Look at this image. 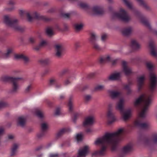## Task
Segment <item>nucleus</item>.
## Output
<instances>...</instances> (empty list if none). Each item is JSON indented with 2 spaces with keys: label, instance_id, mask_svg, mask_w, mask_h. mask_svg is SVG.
Returning a JSON list of instances; mask_svg holds the SVG:
<instances>
[{
  "label": "nucleus",
  "instance_id": "obj_19",
  "mask_svg": "<svg viewBox=\"0 0 157 157\" xmlns=\"http://www.w3.org/2000/svg\"><path fill=\"white\" fill-rule=\"evenodd\" d=\"M88 146H86L80 149L78 153L77 157L85 156L88 152Z\"/></svg>",
  "mask_w": 157,
  "mask_h": 157
},
{
  "label": "nucleus",
  "instance_id": "obj_50",
  "mask_svg": "<svg viewBox=\"0 0 157 157\" xmlns=\"http://www.w3.org/2000/svg\"><path fill=\"white\" fill-rule=\"evenodd\" d=\"M95 75L94 73H91L88 74L87 75V78L89 79L92 78H94Z\"/></svg>",
  "mask_w": 157,
  "mask_h": 157
},
{
  "label": "nucleus",
  "instance_id": "obj_8",
  "mask_svg": "<svg viewBox=\"0 0 157 157\" xmlns=\"http://www.w3.org/2000/svg\"><path fill=\"white\" fill-rule=\"evenodd\" d=\"M80 7L86 10H91L93 14L96 15H101L104 13L103 8L100 6H95L91 9V8L86 3L81 2L79 3Z\"/></svg>",
  "mask_w": 157,
  "mask_h": 157
},
{
  "label": "nucleus",
  "instance_id": "obj_31",
  "mask_svg": "<svg viewBox=\"0 0 157 157\" xmlns=\"http://www.w3.org/2000/svg\"><path fill=\"white\" fill-rule=\"evenodd\" d=\"M18 147V145L17 144H14L12 147L11 150V156L15 155L17 152V150Z\"/></svg>",
  "mask_w": 157,
  "mask_h": 157
},
{
  "label": "nucleus",
  "instance_id": "obj_23",
  "mask_svg": "<svg viewBox=\"0 0 157 157\" xmlns=\"http://www.w3.org/2000/svg\"><path fill=\"white\" fill-rule=\"evenodd\" d=\"M107 116L108 119V123L109 124H110L115 121L116 119L113 114L111 111H109L108 112Z\"/></svg>",
  "mask_w": 157,
  "mask_h": 157
},
{
  "label": "nucleus",
  "instance_id": "obj_48",
  "mask_svg": "<svg viewBox=\"0 0 157 157\" xmlns=\"http://www.w3.org/2000/svg\"><path fill=\"white\" fill-rule=\"evenodd\" d=\"M79 116V114L78 113H76L74 114V116L73 118V120L74 122H76V121Z\"/></svg>",
  "mask_w": 157,
  "mask_h": 157
},
{
  "label": "nucleus",
  "instance_id": "obj_1",
  "mask_svg": "<svg viewBox=\"0 0 157 157\" xmlns=\"http://www.w3.org/2000/svg\"><path fill=\"white\" fill-rule=\"evenodd\" d=\"M125 132L124 128H120L113 133H106L102 137L97 138L94 144L100 146V150L95 151L92 155H104L108 147H110L113 150H115L117 143L122 139L121 136Z\"/></svg>",
  "mask_w": 157,
  "mask_h": 157
},
{
  "label": "nucleus",
  "instance_id": "obj_28",
  "mask_svg": "<svg viewBox=\"0 0 157 157\" xmlns=\"http://www.w3.org/2000/svg\"><path fill=\"white\" fill-rule=\"evenodd\" d=\"M128 152V145H126L121 149L118 157H125L126 153Z\"/></svg>",
  "mask_w": 157,
  "mask_h": 157
},
{
  "label": "nucleus",
  "instance_id": "obj_17",
  "mask_svg": "<svg viewBox=\"0 0 157 157\" xmlns=\"http://www.w3.org/2000/svg\"><path fill=\"white\" fill-rule=\"evenodd\" d=\"M145 78V76L144 75L140 76L138 78L137 82L139 91H140L142 89Z\"/></svg>",
  "mask_w": 157,
  "mask_h": 157
},
{
  "label": "nucleus",
  "instance_id": "obj_59",
  "mask_svg": "<svg viewBox=\"0 0 157 157\" xmlns=\"http://www.w3.org/2000/svg\"><path fill=\"white\" fill-rule=\"evenodd\" d=\"M41 47V46H40V44H39L38 45H37L34 47V48L35 50L37 51L40 50Z\"/></svg>",
  "mask_w": 157,
  "mask_h": 157
},
{
  "label": "nucleus",
  "instance_id": "obj_9",
  "mask_svg": "<svg viewBox=\"0 0 157 157\" xmlns=\"http://www.w3.org/2000/svg\"><path fill=\"white\" fill-rule=\"evenodd\" d=\"M124 99H121L117 103L116 109L120 111L123 120L126 121L128 120V109H125L124 107Z\"/></svg>",
  "mask_w": 157,
  "mask_h": 157
},
{
  "label": "nucleus",
  "instance_id": "obj_40",
  "mask_svg": "<svg viewBox=\"0 0 157 157\" xmlns=\"http://www.w3.org/2000/svg\"><path fill=\"white\" fill-rule=\"evenodd\" d=\"M36 115L39 118H42L43 117V115L41 111L38 109H36L35 111Z\"/></svg>",
  "mask_w": 157,
  "mask_h": 157
},
{
  "label": "nucleus",
  "instance_id": "obj_53",
  "mask_svg": "<svg viewBox=\"0 0 157 157\" xmlns=\"http://www.w3.org/2000/svg\"><path fill=\"white\" fill-rule=\"evenodd\" d=\"M70 14L69 13H62V16L65 18H69L70 17Z\"/></svg>",
  "mask_w": 157,
  "mask_h": 157
},
{
  "label": "nucleus",
  "instance_id": "obj_56",
  "mask_svg": "<svg viewBox=\"0 0 157 157\" xmlns=\"http://www.w3.org/2000/svg\"><path fill=\"white\" fill-rule=\"evenodd\" d=\"M58 154H51L49 155V157H58Z\"/></svg>",
  "mask_w": 157,
  "mask_h": 157
},
{
  "label": "nucleus",
  "instance_id": "obj_57",
  "mask_svg": "<svg viewBox=\"0 0 157 157\" xmlns=\"http://www.w3.org/2000/svg\"><path fill=\"white\" fill-rule=\"evenodd\" d=\"M53 29H54L58 30H60V29L59 27V25L57 24H56L54 27H53Z\"/></svg>",
  "mask_w": 157,
  "mask_h": 157
},
{
  "label": "nucleus",
  "instance_id": "obj_43",
  "mask_svg": "<svg viewBox=\"0 0 157 157\" xmlns=\"http://www.w3.org/2000/svg\"><path fill=\"white\" fill-rule=\"evenodd\" d=\"M82 24H77L75 25V28L76 31H78L81 29L82 27Z\"/></svg>",
  "mask_w": 157,
  "mask_h": 157
},
{
  "label": "nucleus",
  "instance_id": "obj_42",
  "mask_svg": "<svg viewBox=\"0 0 157 157\" xmlns=\"http://www.w3.org/2000/svg\"><path fill=\"white\" fill-rule=\"evenodd\" d=\"M122 33L123 35L124 36H128V28L126 27L123 29L122 30Z\"/></svg>",
  "mask_w": 157,
  "mask_h": 157
},
{
  "label": "nucleus",
  "instance_id": "obj_10",
  "mask_svg": "<svg viewBox=\"0 0 157 157\" xmlns=\"http://www.w3.org/2000/svg\"><path fill=\"white\" fill-rule=\"evenodd\" d=\"M112 17L113 18H118L123 21H128V15L126 12L122 8H121L119 12H113Z\"/></svg>",
  "mask_w": 157,
  "mask_h": 157
},
{
  "label": "nucleus",
  "instance_id": "obj_12",
  "mask_svg": "<svg viewBox=\"0 0 157 157\" xmlns=\"http://www.w3.org/2000/svg\"><path fill=\"white\" fill-rule=\"evenodd\" d=\"M118 59H117L112 60L109 56L105 55L100 57L98 61L101 64H103L107 62H111L113 66H115L117 64Z\"/></svg>",
  "mask_w": 157,
  "mask_h": 157
},
{
  "label": "nucleus",
  "instance_id": "obj_26",
  "mask_svg": "<svg viewBox=\"0 0 157 157\" xmlns=\"http://www.w3.org/2000/svg\"><path fill=\"white\" fill-rule=\"evenodd\" d=\"M122 72L126 75H128V64L127 62L123 61L122 63Z\"/></svg>",
  "mask_w": 157,
  "mask_h": 157
},
{
  "label": "nucleus",
  "instance_id": "obj_63",
  "mask_svg": "<svg viewBox=\"0 0 157 157\" xmlns=\"http://www.w3.org/2000/svg\"><path fill=\"white\" fill-rule=\"evenodd\" d=\"M55 11V9L53 8H51L49 10L48 12L49 13H52L53 12Z\"/></svg>",
  "mask_w": 157,
  "mask_h": 157
},
{
  "label": "nucleus",
  "instance_id": "obj_18",
  "mask_svg": "<svg viewBox=\"0 0 157 157\" xmlns=\"http://www.w3.org/2000/svg\"><path fill=\"white\" fill-rule=\"evenodd\" d=\"M56 51V56L58 57H60L62 55L64 51V48L60 44H56L55 45Z\"/></svg>",
  "mask_w": 157,
  "mask_h": 157
},
{
  "label": "nucleus",
  "instance_id": "obj_44",
  "mask_svg": "<svg viewBox=\"0 0 157 157\" xmlns=\"http://www.w3.org/2000/svg\"><path fill=\"white\" fill-rule=\"evenodd\" d=\"M33 87L31 85H29L27 86L25 89V92L26 93H29L30 92L32 89Z\"/></svg>",
  "mask_w": 157,
  "mask_h": 157
},
{
  "label": "nucleus",
  "instance_id": "obj_4",
  "mask_svg": "<svg viewBox=\"0 0 157 157\" xmlns=\"http://www.w3.org/2000/svg\"><path fill=\"white\" fill-rule=\"evenodd\" d=\"M3 20L4 23L7 26L12 28L15 30L22 32L25 29L24 26L19 25L18 20L11 17L10 15L4 16Z\"/></svg>",
  "mask_w": 157,
  "mask_h": 157
},
{
  "label": "nucleus",
  "instance_id": "obj_35",
  "mask_svg": "<svg viewBox=\"0 0 157 157\" xmlns=\"http://www.w3.org/2000/svg\"><path fill=\"white\" fill-rule=\"evenodd\" d=\"M145 65L147 68L150 71H152L154 68V66L152 63L150 61L146 62Z\"/></svg>",
  "mask_w": 157,
  "mask_h": 157
},
{
  "label": "nucleus",
  "instance_id": "obj_25",
  "mask_svg": "<svg viewBox=\"0 0 157 157\" xmlns=\"http://www.w3.org/2000/svg\"><path fill=\"white\" fill-rule=\"evenodd\" d=\"M131 45L132 47L135 50H138L141 48L140 45L135 39L131 40Z\"/></svg>",
  "mask_w": 157,
  "mask_h": 157
},
{
  "label": "nucleus",
  "instance_id": "obj_21",
  "mask_svg": "<svg viewBox=\"0 0 157 157\" xmlns=\"http://www.w3.org/2000/svg\"><path fill=\"white\" fill-rule=\"evenodd\" d=\"M49 84L50 86L55 85L56 89L60 88L61 85L58 83L57 79L54 78H51L49 80Z\"/></svg>",
  "mask_w": 157,
  "mask_h": 157
},
{
  "label": "nucleus",
  "instance_id": "obj_54",
  "mask_svg": "<svg viewBox=\"0 0 157 157\" xmlns=\"http://www.w3.org/2000/svg\"><path fill=\"white\" fill-rule=\"evenodd\" d=\"M60 114V109L59 108H57L56 109L55 112V115L57 116L58 115Z\"/></svg>",
  "mask_w": 157,
  "mask_h": 157
},
{
  "label": "nucleus",
  "instance_id": "obj_13",
  "mask_svg": "<svg viewBox=\"0 0 157 157\" xmlns=\"http://www.w3.org/2000/svg\"><path fill=\"white\" fill-rule=\"evenodd\" d=\"M150 81V89L151 91H153L157 85V76L153 72H151L149 75Z\"/></svg>",
  "mask_w": 157,
  "mask_h": 157
},
{
  "label": "nucleus",
  "instance_id": "obj_46",
  "mask_svg": "<svg viewBox=\"0 0 157 157\" xmlns=\"http://www.w3.org/2000/svg\"><path fill=\"white\" fill-rule=\"evenodd\" d=\"M40 46L41 47L44 46L47 44V42L46 40H42L39 44Z\"/></svg>",
  "mask_w": 157,
  "mask_h": 157
},
{
  "label": "nucleus",
  "instance_id": "obj_16",
  "mask_svg": "<svg viewBox=\"0 0 157 157\" xmlns=\"http://www.w3.org/2000/svg\"><path fill=\"white\" fill-rule=\"evenodd\" d=\"M41 131L37 134L39 138H41L45 135L48 128V125L46 123H43L41 124Z\"/></svg>",
  "mask_w": 157,
  "mask_h": 157
},
{
  "label": "nucleus",
  "instance_id": "obj_37",
  "mask_svg": "<svg viewBox=\"0 0 157 157\" xmlns=\"http://www.w3.org/2000/svg\"><path fill=\"white\" fill-rule=\"evenodd\" d=\"M69 71V70L68 68H65L63 69L59 73V76L62 77L66 74L68 73Z\"/></svg>",
  "mask_w": 157,
  "mask_h": 157
},
{
  "label": "nucleus",
  "instance_id": "obj_62",
  "mask_svg": "<svg viewBox=\"0 0 157 157\" xmlns=\"http://www.w3.org/2000/svg\"><path fill=\"white\" fill-rule=\"evenodd\" d=\"M42 147L41 146H39L36 148L35 150L36 151H39L42 149Z\"/></svg>",
  "mask_w": 157,
  "mask_h": 157
},
{
  "label": "nucleus",
  "instance_id": "obj_6",
  "mask_svg": "<svg viewBox=\"0 0 157 157\" xmlns=\"http://www.w3.org/2000/svg\"><path fill=\"white\" fill-rule=\"evenodd\" d=\"M21 79L20 78H13L7 76H2L1 80L4 82H11L12 83L11 92L16 93L19 88V81Z\"/></svg>",
  "mask_w": 157,
  "mask_h": 157
},
{
  "label": "nucleus",
  "instance_id": "obj_47",
  "mask_svg": "<svg viewBox=\"0 0 157 157\" xmlns=\"http://www.w3.org/2000/svg\"><path fill=\"white\" fill-rule=\"evenodd\" d=\"M76 139L78 141L82 140V135L81 134H77L76 137Z\"/></svg>",
  "mask_w": 157,
  "mask_h": 157
},
{
  "label": "nucleus",
  "instance_id": "obj_36",
  "mask_svg": "<svg viewBox=\"0 0 157 157\" xmlns=\"http://www.w3.org/2000/svg\"><path fill=\"white\" fill-rule=\"evenodd\" d=\"M138 2L141 6H143L147 10H150V7L145 3H144L143 0H136Z\"/></svg>",
  "mask_w": 157,
  "mask_h": 157
},
{
  "label": "nucleus",
  "instance_id": "obj_14",
  "mask_svg": "<svg viewBox=\"0 0 157 157\" xmlns=\"http://www.w3.org/2000/svg\"><path fill=\"white\" fill-rule=\"evenodd\" d=\"M96 36L94 33H91L90 34V41L92 44L93 47L96 50L99 51L101 50V48L99 45L95 42Z\"/></svg>",
  "mask_w": 157,
  "mask_h": 157
},
{
  "label": "nucleus",
  "instance_id": "obj_39",
  "mask_svg": "<svg viewBox=\"0 0 157 157\" xmlns=\"http://www.w3.org/2000/svg\"><path fill=\"white\" fill-rule=\"evenodd\" d=\"M68 106L69 107V111L72 112L73 111V104L71 98H70L68 103Z\"/></svg>",
  "mask_w": 157,
  "mask_h": 157
},
{
  "label": "nucleus",
  "instance_id": "obj_11",
  "mask_svg": "<svg viewBox=\"0 0 157 157\" xmlns=\"http://www.w3.org/2000/svg\"><path fill=\"white\" fill-rule=\"evenodd\" d=\"M94 121V117L92 116H88L85 119L83 124V126L86 128V131L87 133H89L92 132L90 126L93 124Z\"/></svg>",
  "mask_w": 157,
  "mask_h": 157
},
{
  "label": "nucleus",
  "instance_id": "obj_24",
  "mask_svg": "<svg viewBox=\"0 0 157 157\" xmlns=\"http://www.w3.org/2000/svg\"><path fill=\"white\" fill-rule=\"evenodd\" d=\"M108 92L112 98H115L119 97L121 95L120 92L113 90H109Z\"/></svg>",
  "mask_w": 157,
  "mask_h": 157
},
{
  "label": "nucleus",
  "instance_id": "obj_22",
  "mask_svg": "<svg viewBox=\"0 0 157 157\" xmlns=\"http://www.w3.org/2000/svg\"><path fill=\"white\" fill-rule=\"evenodd\" d=\"M121 76V72H119L115 73L109 77V79L110 80H119Z\"/></svg>",
  "mask_w": 157,
  "mask_h": 157
},
{
  "label": "nucleus",
  "instance_id": "obj_33",
  "mask_svg": "<svg viewBox=\"0 0 157 157\" xmlns=\"http://www.w3.org/2000/svg\"><path fill=\"white\" fill-rule=\"evenodd\" d=\"M15 2L13 0H10L8 2V5L9 6H11L10 8H6V10L8 11H10L13 10L14 8V5L15 4Z\"/></svg>",
  "mask_w": 157,
  "mask_h": 157
},
{
  "label": "nucleus",
  "instance_id": "obj_5",
  "mask_svg": "<svg viewBox=\"0 0 157 157\" xmlns=\"http://www.w3.org/2000/svg\"><path fill=\"white\" fill-rule=\"evenodd\" d=\"M19 14L21 17L26 16L27 20L29 21H31L33 18L38 20H42L44 21L48 22L50 19L45 16L40 15L36 12H34L32 14L33 17L31 16L29 13L25 10H21L19 11Z\"/></svg>",
  "mask_w": 157,
  "mask_h": 157
},
{
  "label": "nucleus",
  "instance_id": "obj_60",
  "mask_svg": "<svg viewBox=\"0 0 157 157\" xmlns=\"http://www.w3.org/2000/svg\"><path fill=\"white\" fill-rule=\"evenodd\" d=\"M132 30V29L131 27L128 26V36L131 34Z\"/></svg>",
  "mask_w": 157,
  "mask_h": 157
},
{
  "label": "nucleus",
  "instance_id": "obj_61",
  "mask_svg": "<svg viewBox=\"0 0 157 157\" xmlns=\"http://www.w3.org/2000/svg\"><path fill=\"white\" fill-rule=\"evenodd\" d=\"M128 76L129 75L132 74V69L131 68H129L128 67Z\"/></svg>",
  "mask_w": 157,
  "mask_h": 157
},
{
  "label": "nucleus",
  "instance_id": "obj_7",
  "mask_svg": "<svg viewBox=\"0 0 157 157\" xmlns=\"http://www.w3.org/2000/svg\"><path fill=\"white\" fill-rule=\"evenodd\" d=\"M130 12H133L136 17L140 20L143 24L150 29H151V27L147 20L139 11L134 8L131 4L128 1V13Z\"/></svg>",
  "mask_w": 157,
  "mask_h": 157
},
{
  "label": "nucleus",
  "instance_id": "obj_55",
  "mask_svg": "<svg viewBox=\"0 0 157 157\" xmlns=\"http://www.w3.org/2000/svg\"><path fill=\"white\" fill-rule=\"evenodd\" d=\"M29 40L30 43H33L35 41V39L34 37H31L29 38Z\"/></svg>",
  "mask_w": 157,
  "mask_h": 157
},
{
  "label": "nucleus",
  "instance_id": "obj_34",
  "mask_svg": "<svg viewBox=\"0 0 157 157\" xmlns=\"http://www.w3.org/2000/svg\"><path fill=\"white\" fill-rule=\"evenodd\" d=\"M50 60L49 59H41L39 60V62L43 65H47L49 63Z\"/></svg>",
  "mask_w": 157,
  "mask_h": 157
},
{
  "label": "nucleus",
  "instance_id": "obj_29",
  "mask_svg": "<svg viewBox=\"0 0 157 157\" xmlns=\"http://www.w3.org/2000/svg\"><path fill=\"white\" fill-rule=\"evenodd\" d=\"M26 119L23 116L19 117L17 119V122L19 125L23 126L25 122Z\"/></svg>",
  "mask_w": 157,
  "mask_h": 157
},
{
  "label": "nucleus",
  "instance_id": "obj_41",
  "mask_svg": "<svg viewBox=\"0 0 157 157\" xmlns=\"http://www.w3.org/2000/svg\"><path fill=\"white\" fill-rule=\"evenodd\" d=\"M133 144L132 142L128 143V152L131 151L133 150Z\"/></svg>",
  "mask_w": 157,
  "mask_h": 157
},
{
  "label": "nucleus",
  "instance_id": "obj_20",
  "mask_svg": "<svg viewBox=\"0 0 157 157\" xmlns=\"http://www.w3.org/2000/svg\"><path fill=\"white\" fill-rule=\"evenodd\" d=\"M13 52V49L12 48H9L7 49L6 52L4 53L2 52H0V57L3 58H8L10 56V54Z\"/></svg>",
  "mask_w": 157,
  "mask_h": 157
},
{
  "label": "nucleus",
  "instance_id": "obj_38",
  "mask_svg": "<svg viewBox=\"0 0 157 157\" xmlns=\"http://www.w3.org/2000/svg\"><path fill=\"white\" fill-rule=\"evenodd\" d=\"M105 86L104 85H98L95 88V90L97 91H101L105 89Z\"/></svg>",
  "mask_w": 157,
  "mask_h": 157
},
{
  "label": "nucleus",
  "instance_id": "obj_30",
  "mask_svg": "<svg viewBox=\"0 0 157 157\" xmlns=\"http://www.w3.org/2000/svg\"><path fill=\"white\" fill-rule=\"evenodd\" d=\"M15 57L17 59H21L23 60L25 62H27L29 60V59L26 56L23 54H16L15 56Z\"/></svg>",
  "mask_w": 157,
  "mask_h": 157
},
{
  "label": "nucleus",
  "instance_id": "obj_58",
  "mask_svg": "<svg viewBox=\"0 0 157 157\" xmlns=\"http://www.w3.org/2000/svg\"><path fill=\"white\" fill-rule=\"evenodd\" d=\"M4 131V128L2 127H0V136L3 134Z\"/></svg>",
  "mask_w": 157,
  "mask_h": 157
},
{
  "label": "nucleus",
  "instance_id": "obj_52",
  "mask_svg": "<svg viewBox=\"0 0 157 157\" xmlns=\"http://www.w3.org/2000/svg\"><path fill=\"white\" fill-rule=\"evenodd\" d=\"M71 77H68L67 79H66L64 82V84L65 85H67L70 83V82L69 81V79H70Z\"/></svg>",
  "mask_w": 157,
  "mask_h": 157
},
{
  "label": "nucleus",
  "instance_id": "obj_2",
  "mask_svg": "<svg viewBox=\"0 0 157 157\" xmlns=\"http://www.w3.org/2000/svg\"><path fill=\"white\" fill-rule=\"evenodd\" d=\"M151 96H147L143 94L141 95L135 101L134 104L135 106L141 107L140 111L139 113V117L135 122V126L141 128L147 129L150 127L148 122L142 123V119L146 116V113L149 107L151 102Z\"/></svg>",
  "mask_w": 157,
  "mask_h": 157
},
{
  "label": "nucleus",
  "instance_id": "obj_64",
  "mask_svg": "<svg viewBox=\"0 0 157 157\" xmlns=\"http://www.w3.org/2000/svg\"><path fill=\"white\" fill-rule=\"evenodd\" d=\"M65 95H61L60 96V99H63L65 98Z\"/></svg>",
  "mask_w": 157,
  "mask_h": 157
},
{
  "label": "nucleus",
  "instance_id": "obj_27",
  "mask_svg": "<svg viewBox=\"0 0 157 157\" xmlns=\"http://www.w3.org/2000/svg\"><path fill=\"white\" fill-rule=\"evenodd\" d=\"M70 131V130L69 128H63L60 130L57 133L56 136L57 138H59L66 132H68Z\"/></svg>",
  "mask_w": 157,
  "mask_h": 157
},
{
  "label": "nucleus",
  "instance_id": "obj_45",
  "mask_svg": "<svg viewBox=\"0 0 157 157\" xmlns=\"http://www.w3.org/2000/svg\"><path fill=\"white\" fill-rule=\"evenodd\" d=\"M7 105V103L5 102L0 101V109L5 107Z\"/></svg>",
  "mask_w": 157,
  "mask_h": 157
},
{
  "label": "nucleus",
  "instance_id": "obj_15",
  "mask_svg": "<svg viewBox=\"0 0 157 157\" xmlns=\"http://www.w3.org/2000/svg\"><path fill=\"white\" fill-rule=\"evenodd\" d=\"M149 47L151 55L154 57H157V46L155 45L154 41L152 40L150 41Z\"/></svg>",
  "mask_w": 157,
  "mask_h": 157
},
{
  "label": "nucleus",
  "instance_id": "obj_3",
  "mask_svg": "<svg viewBox=\"0 0 157 157\" xmlns=\"http://www.w3.org/2000/svg\"><path fill=\"white\" fill-rule=\"evenodd\" d=\"M151 138L152 141L144 135H140L137 138V143L138 145L150 148L153 146V144H157V133H153L151 135Z\"/></svg>",
  "mask_w": 157,
  "mask_h": 157
},
{
  "label": "nucleus",
  "instance_id": "obj_49",
  "mask_svg": "<svg viewBox=\"0 0 157 157\" xmlns=\"http://www.w3.org/2000/svg\"><path fill=\"white\" fill-rule=\"evenodd\" d=\"M84 98L85 101L87 102L91 100V97L90 95H86L85 96Z\"/></svg>",
  "mask_w": 157,
  "mask_h": 157
},
{
  "label": "nucleus",
  "instance_id": "obj_51",
  "mask_svg": "<svg viewBox=\"0 0 157 157\" xmlns=\"http://www.w3.org/2000/svg\"><path fill=\"white\" fill-rule=\"evenodd\" d=\"M107 37V35L106 34L104 33L103 34L101 35V40L103 41H105Z\"/></svg>",
  "mask_w": 157,
  "mask_h": 157
},
{
  "label": "nucleus",
  "instance_id": "obj_32",
  "mask_svg": "<svg viewBox=\"0 0 157 157\" xmlns=\"http://www.w3.org/2000/svg\"><path fill=\"white\" fill-rule=\"evenodd\" d=\"M53 28L52 27H48L46 30V32L47 34L49 36H51L54 34V33L53 31Z\"/></svg>",
  "mask_w": 157,
  "mask_h": 157
}]
</instances>
